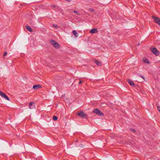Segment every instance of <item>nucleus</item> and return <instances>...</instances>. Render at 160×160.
Here are the masks:
<instances>
[{
  "label": "nucleus",
  "instance_id": "6e6552de",
  "mask_svg": "<svg viewBox=\"0 0 160 160\" xmlns=\"http://www.w3.org/2000/svg\"><path fill=\"white\" fill-rule=\"evenodd\" d=\"M95 63L98 66H101L102 65V63L100 62L99 61L97 60H95L94 61Z\"/></svg>",
  "mask_w": 160,
  "mask_h": 160
},
{
  "label": "nucleus",
  "instance_id": "9d476101",
  "mask_svg": "<svg viewBox=\"0 0 160 160\" xmlns=\"http://www.w3.org/2000/svg\"><path fill=\"white\" fill-rule=\"evenodd\" d=\"M26 28L29 31V32H33V30H32V29L31 28L28 26H26Z\"/></svg>",
  "mask_w": 160,
  "mask_h": 160
},
{
  "label": "nucleus",
  "instance_id": "f03ea898",
  "mask_svg": "<svg viewBox=\"0 0 160 160\" xmlns=\"http://www.w3.org/2000/svg\"><path fill=\"white\" fill-rule=\"evenodd\" d=\"M77 115L80 116L81 117L84 118H86L87 117H86L87 116V115L85 113H84V112L82 111L78 112L77 113Z\"/></svg>",
  "mask_w": 160,
  "mask_h": 160
},
{
  "label": "nucleus",
  "instance_id": "4be33fe9",
  "mask_svg": "<svg viewBox=\"0 0 160 160\" xmlns=\"http://www.w3.org/2000/svg\"><path fill=\"white\" fill-rule=\"evenodd\" d=\"M131 130L133 131L134 132H135V130L133 129H130Z\"/></svg>",
  "mask_w": 160,
  "mask_h": 160
},
{
  "label": "nucleus",
  "instance_id": "a211bd4d",
  "mask_svg": "<svg viewBox=\"0 0 160 160\" xmlns=\"http://www.w3.org/2000/svg\"><path fill=\"white\" fill-rule=\"evenodd\" d=\"M73 12L74 13H75L78 14V15L80 14H79L78 13V11H76L74 10L73 11Z\"/></svg>",
  "mask_w": 160,
  "mask_h": 160
},
{
  "label": "nucleus",
  "instance_id": "4468645a",
  "mask_svg": "<svg viewBox=\"0 0 160 160\" xmlns=\"http://www.w3.org/2000/svg\"><path fill=\"white\" fill-rule=\"evenodd\" d=\"M59 44L56 42V43L55 44L54 47L56 48H59Z\"/></svg>",
  "mask_w": 160,
  "mask_h": 160
},
{
  "label": "nucleus",
  "instance_id": "1a4fd4ad",
  "mask_svg": "<svg viewBox=\"0 0 160 160\" xmlns=\"http://www.w3.org/2000/svg\"><path fill=\"white\" fill-rule=\"evenodd\" d=\"M128 82L132 86H134L135 84L133 82H132L131 80L128 79Z\"/></svg>",
  "mask_w": 160,
  "mask_h": 160
},
{
  "label": "nucleus",
  "instance_id": "393cba45",
  "mask_svg": "<svg viewBox=\"0 0 160 160\" xmlns=\"http://www.w3.org/2000/svg\"><path fill=\"white\" fill-rule=\"evenodd\" d=\"M66 1H67L68 2H70L71 1V0H65Z\"/></svg>",
  "mask_w": 160,
  "mask_h": 160
},
{
  "label": "nucleus",
  "instance_id": "423d86ee",
  "mask_svg": "<svg viewBox=\"0 0 160 160\" xmlns=\"http://www.w3.org/2000/svg\"><path fill=\"white\" fill-rule=\"evenodd\" d=\"M98 32V30L97 28H94L92 29L90 32L91 33H95Z\"/></svg>",
  "mask_w": 160,
  "mask_h": 160
},
{
  "label": "nucleus",
  "instance_id": "6ab92c4d",
  "mask_svg": "<svg viewBox=\"0 0 160 160\" xmlns=\"http://www.w3.org/2000/svg\"><path fill=\"white\" fill-rule=\"evenodd\" d=\"M89 10L91 12H93L94 11V10L92 8H90L89 9Z\"/></svg>",
  "mask_w": 160,
  "mask_h": 160
},
{
  "label": "nucleus",
  "instance_id": "bb28decb",
  "mask_svg": "<svg viewBox=\"0 0 160 160\" xmlns=\"http://www.w3.org/2000/svg\"><path fill=\"white\" fill-rule=\"evenodd\" d=\"M52 7H57V6H55V5H52Z\"/></svg>",
  "mask_w": 160,
  "mask_h": 160
},
{
  "label": "nucleus",
  "instance_id": "f8f14e48",
  "mask_svg": "<svg viewBox=\"0 0 160 160\" xmlns=\"http://www.w3.org/2000/svg\"><path fill=\"white\" fill-rule=\"evenodd\" d=\"M50 43L54 47L55 44L56 43V42L54 40H52L50 41Z\"/></svg>",
  "mask_w": 160,
  "mask_h": 160
},
{
  "label": "nucleus",
  "instance_id": "b1692460",
  "mask_svg": "<svg viewBox=\"0 0 160 160\" xmlns=\"http://www.w3.org/2000/svg\"><path fill=\"white\" fill-rule=\"evenodd\" d=\"M140 77H141L144 80V79H145L144 78V77H143L142 76V75H140Z\"/></svg>",
  "mask_w": 160,
  "mask_h": 160
},
{
  "label": "nucleus",
  "instance_id": "0eeeda50",
  "mask_svg": "<svg viewBox=\"0 0 160 160\" xmlns=\"http://www.w3.org/2000/svg\"><path fill=\"white\" fill-rule=\"evenodd\" d=\"M152 18H153L154 22L156 23H157L158 20L159 19V18L154 16H152Z\"/></svg>",
  "mask_w": 160,
  "mask_h": 160
},
{
  "label": "nucleus",
  "instance_id": "cd10ccee",
  "mask_svg": "<svg viewBox=\"0 0 160 160\" xmlns=\"http://www.w3.org/2000/svg\"><path fill=\"white\" fill-rule=\"evenodd\" d=\"M138 45H139V42L138 43Z\"/></svg>",
  "mask_w": 160,
  "mask_h": 160
},
{
  "label": "nucleus",
  "instance_id": "2eb2a0df",
  "mask_svg": "<svg viewBox=\"0 0 160 160\" xmlns=\"http://www.w3.org/2000/svg\"><path fill=\"white\" fill-rule=\"evenodd\" d=\"M58 117L56 116H54L53 117V119L54 121H57L58 119Z\"/></svg>",
  "mask_w": 160,
  "mask_h": 160
},
{
  "label": "nucleus",
  "instance_id": "7ed1b4c3",
  "mask_svg": "<svg viewBox=\"0 0 160 160\" xmlns=\"http://www.w3.org/2000/svg\"><path fill=\"white\" fill-rule=\"evenodd\" d=\"M0 95L2 98H4L10 101L9 98L7 96L4 92L0 91Z\"/></svg>",
  "mask_w": 160,
  "mask_h": 160
},
{
  "label": "nucleus",
  "instance_id": "dca6fc26",
  "mask_svg": "<svg viewBox=\"0 0 160 160\" xmlns=\"http://www.w3.org/2000/svg\"><path fill=\"white\" fill-rule=\"evenodd\" d=\"M33 103L32 102H31L29 103V107L30 109H31L32 108L31 107V106L32 105V104Z\"/></svg>",
  "mask_w": 160,
  "mask_h": 160
},
{
  "label": "nucleus",
  "instance_id": "f257e3e1",
  "mask_svg": "<svg viewBox=\"0 0 160 160\" xmlns=\"http://www.w3.org/2000/svg\"><path fill=\"white\" fill-rule=\"evenodd\" d=\"M93 112L100 116L102 117L104 116L103 113L98 108L94 109L93 110Z\"/></svg>",
  "mask_w": 160,
  "mask_h": 160
},
{
  "label": "nucleus",
  "instance_id": "9b49d317",
  "mask_svg": "<svg viewBox=\"0 0 160 160\" xmlns=\"http://www.w3.org/2000/svg\"><path fill=\"white\" fill-rule=\"evenodd\" d=\"M72 33L74 35L75 37H78V33L75 30H73Z\"/></svg>",
  "mask_w": 160,
  "mask_h": 160
},
{
  "label": "nucleus",
  "instance_id": "f3484780",
  "mask_svg": "<svg viewBox=\"0 0 160 160\" xmlns=\"http://www.w3.org/2000/svg\"><path fill=\"white\" fill-rule=\"evenodd\" d=\"M157 23L160 26V18H159V20H158Z\"/></svg>",
  "mask_w": 160,
  "mask_h": 160
},
{
  "label": "nucleus",
  "instance_id": "39448f33",
  "mask_svg": "<svg viewBox=\"0 0 160 160\" xmlns=\"http://www.w3.org/2000/svg\"><path fill=\"white\" fill-rule=\"evenodd\" d=\"M41 88H42L41 85H39V84L34 85L33 86V88L34 90H37L38 89Z\"/></svg>",
  "mask_w": 160,
  "mask_h": 160
},
{
  "label": "nucleus",
  "instance_id": "412c9836",
  "mask_svg": "<svg viewBox=\"0 0 160 160\" xmlns=\"http://www.w3.org/2000/svg\"><path fill=\"white\" fill-rule=\"evenodd\" d=\"M157 108L159 112H160V107L159 106H157Z\"/></svg>",
  "mask_w": 160,
  "mask_h": 160
},
{
  "label": "nucleus",
  "instance_id": "5701e85b",
  "mask_svg": "<svg viewBox=\"0 0 160 160\" xmlns=\"http://www.w3.org/2000/svg\"><path fill=\"white\" fill-rule=\"evenodd\" d=\"M53 27H54L55 28H56L57 27V25H56V24H54V25H53Z\"/></svg>",
  "mask_w": 160,
  "mask_h": 160
},
{
  "label": "nucleus",
  "instance_id": "ddd939ff",
  "mask_svg": "<svg viewBox=\"0 0 160 160\" xmlns=\"http://www.w3.org/2000/svg\"><path fill=\"white\" fill-rule=\"evenodd\" d=\"M143 62L146 63H148V64L149 63V61H148V59L147 58H145V59H144L143 60Z\"/></svg>",
  "mask_w": 160,
  "mask_h": 160
},
{
  "label": "nucleus",
  "instance_id": "a878e982",
  "mask_svg": "<svg viewBox=\"0 0 160 160\" xmlns=\"http://www.w3.org/2000/svg\"><path fill=\"white\" fill-rule=\"evenodd\" d=\"M82 82V81H79V84H81Z\"/></svg>",
  "mask_w": 160,
  "mask_h": 160
},
{
  "label": "nucleus",
  "instance_id": "20e7f679",
  "mask_svg": "<svg viewBox=\"0 0 160 160\" xmlns=\"http://www.w3.org/2000/svg\"><path fill=\"white\" fill-rule=\"evenodd\" d=\"M152 51L153 53L156 55H158L159 54V52L155 48H153L152 49Z\"/></svg>",
  "mask_w": 160,
  "mask_h": 160
},
{
  "label": "nucleus",
  "instance_id": "aec40b11",
  "mask_svg": "<svg viewBox=\"0 0 160 160\" xmlns=\"http://www.w3.org/2000/svg\"><path fill=\"white\" fill-rule=\"evenodd\" d=\"M7 54V53L6 52H4V53L3 54V56H6Z\"/></svg>",
  "mask_w": 160,
  "mask_h": 160
}]
</instances>
